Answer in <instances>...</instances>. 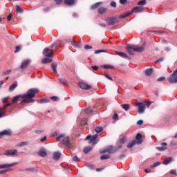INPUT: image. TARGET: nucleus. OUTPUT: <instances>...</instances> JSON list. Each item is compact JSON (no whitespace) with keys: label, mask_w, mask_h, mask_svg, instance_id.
Segmentation results:
<instances>
[{"label":"nucleus","mask_w":177,"mask_h":177,"mask_svg":"<svg viewBox=\"0 0 177 177\" xmlns=\"http://www.w3.org/2000/svg\"><path fill=\"white\" fill-rule=\"evenodd\" d=\"M28 64H30V60L26 59L21 63L20 68H21V70H23V69L27 68V66H28Z\"/></svg>","instance_id":"a211bd4d"},{"label":"nucleus","mask_w":177,"mask_h":177,"mask_svg":"<svg viewBox=\"0 0 177 177\" xmlns=\"http://www.w3.org/2000/svg\"><path fill=\"white\" fill-rule=\"evenodd\" d=\"M106 10H107V8H105L104 7H101L98 9V13H100V15H103V13H104Z\"/></svg>","instance_id":"7c9ffc66"},{"label":"nucleus","mask_w":177,"mask_h":177,"mask_svg":"<svg viewBox=\"0 0 177 177\" xmlns=\"http://www.w3.org/2000/svg\"><path fill=\"white\" fill-rule=\"evenodd\" d=\"M117 21V18H109L106 19L108 26H113Z\"/></svg>","instance_id":"dca6fc26"},{"label":"nucleus","mask_w":177,"mask_h":177,"mask_svg":"<svg viewBox=\"0 0 177 177\" xmlns=\"http://www.w3.org/2000/svg\"><path fill=\"white\" fill-rule=\"evenodd\" d=\"M43 55L46 57H52L53 56V50L49 48H46L43 50Z\"/></svg>","instance_id":"0eeeda50"},{"label":"nucleus","mask_w":177,"mask_h":177,"mask_svg":"<svg viewBox=\"0 0 177 177\" xmlns=\"http://www.w3.org/2000/svg\"><path fill=\"white\" fill-rule=\"evenodd\" d=\"M62 156V154L59 151L54 152L53 158L55 161H57L59 160L60 157Z\"/></svg>","instance_id":"f3484780"},{"label":"nucleus","mask_w":177,"mask_h":177,"mask_svg":"<svg viewBox=\"0 0 177 177\" xmlns=\"http://www.w3.org/2000/svg\"><path fill=\"white\" fill-rule=\"evenodd\" d=\"M58 44H62V40H57L55 43L51 45V49H56L57 48Z\"/></svg>","instance_id":"bb28decb"},{"label":"nucleus","mask_w":177,"mask_h":177,"mask_svg":"<svg viewBox=\"0 0 177 177\" xmlns=\"http://www.w3.org/2000/svg\"><path fill=\"white\" fill-rule=\"evenodd\" d=\"M102 67L104 68H113V66H110V65H104V66H102Z\"/></svg>","instance_id":"13d9d810"},{"label":"nucleus","mask_w":177,"mask_h":177,"mask_svg":"<svg viewBox=\"0 0 177 177\" xmlns=\"http://www.w3.org/2000/svg\"><path fill=\"white\" fill-rule=\"evenodd\" d=\"M109 158H110V155L109 154H105V155H102L100 157L101 160H109Z\"/></svg>","instance_id":"e433bc0d"},{"label":"nucleus","mask_w":177,"mask_h":177,"mask_svg":"<svg viewBox=\"0 0 177 177\" xmlns=\"http://www.w3.org/2000/svg\"><path fill=\"white\" fill-rule=\"evenodd\" d=\"M99 136L97 134H95L93 136L91 137V136H88L85 140H89L88 143H93V145H96L97 142H96V139H97V137Z\"/></svg>","instance_id":"423d86ee"},{"label":"nucleus","mask_w":177,"mask_h":177,"mask_svg":"<svg viewBox=\"0 0 177 177\" xmlns=\"http://www.w3.org/2000/svg\"><path fill=\"white\" fill-rule=\"evenodd\" d=\"M15 12L17 13H23V8H21V7H20V6H16Z\"/></svg>","instance_id":"2f4dec72"},{"label":"nucleus","mask_w":177,"mask_h":177,"mask_svg":"<svg viewBox=\"0 0 177 177\" xmlns=\"http://www.w3.org/2000/svg\"><path fill=\"white\" fill-rule=\"evenodd\" d=\"M111 6H112V8H116L117 6V3H115V1H112L111 3Z\"/></svg>","instance_id":"864d4df0"},{"label":"nucleus","mask_w":177,"mask_h":177,"mask_svg":"<svg viewBox=\"0 0 177 177\" xmlns=\"http://www.w3.org/2000/svg\"><path fill=\"white\" fill-rule=\"evenodd\" d=\"M73 161H80V158H78V156H75L73 158Z\"/></svg>","instance_id":"bf43d9fd"},{"label":"nucleus","mask_w":177,"mask_h":177,"mask_svg":"<svg viewBox=\"0 0 177 177\" xmlns=\"http://www.w3.org/2000/svg\"><path fill=\"white\" fill-rule=\"evenodd\" d=\"M28 145H30V142L28 141L21 142L17 144L16 147H23L24 146H28Z\"/></svg>","instance_id":"412c9836"},{"label":"nucleus","mask_w":177,"mask_h":177,"mask_svg":"<svg viewBox=\"0 0 177 177\" xmlns=\"http://www.w3.org/2000/svg\"><path fill=\"white\" fill-rule=\"evenodd\" d=\"M116 55H118V56H120V57H123V59H129V57L125 53L117 51Z\"/></svg>","instance_id":"6ab92c4d"},{"label":"nucleus","mask_w":177,"mask_h":177,"mask_svg":"<svg viewBox=\"0 0 177 177\" xmlns=\"http://www.w3.org/2000/svg\"><path fill=\"white\" fill-rule=\"evenodd\" d=\"M39 92L38 88H30L29 89L26 94L18 95L12 100V103H17L19 99L21 98V103H34L33 97H35V95Z\"/></svg>","instance_id":"f257e3e1"},{"label":"nucleus","mask_w":177,"mask_h":177,"mask_svg":"<svg viewBox=\"0 0 177 177\" xmlns=\"http://www.w3.org/2000/svg\"><path fill=\"white\" fill-rule=\"evenodd\" d=\"M43 10L44 13H48V12H50V7H46Z\"/></svg>","instance_id":"de8ad7c7"},{"label":"nucleus","mask_w":177,"mask_h":177,"mask_svg":"<svg viewBox=\"0 0 177 177\" xmlns=\"http://www.w3.org/2000/svg\"><path fill=\"white\" fill-rule=\"evenodd\" d=\"M15 165H17V162L1 165H0V169H5V168H11V167H15Z\"/></svg>","instance_id":"4468645a"},{"label":"nucleus","mask_w":177,"mask_h":177,"mask_svg":"<svg viewBox=\"0 0 177 177\" xmlns=\"http://www.w3.org/2000/svg\"><path fill=\"white\" fill-rule=\"evenodd\" d=\"M104 77H106V78H107V79L109 80L110 81H113V78H112L111 77H110V76L109 75V74L104 73Z\"/></svg>","instance_id":"8fccbe9b"},{"label":"nucleus","mask_w":177,"mask_h":177,"mask_svg":"<svg viewBox=\"0 0 177 177\" xmlns=\"http://www.w3.org/2000/svg\"><path fill=\"white\" fill-rule=\"evenodd\" d=\"M151 74H153V68H149L145 70V75H147V77H150Z\"/></svg>","instance_id":"5701e85b"},{"label":"nucleus","mask_w":177,"mask_h":177,"mask_svg":"<svg viewBox=\"0 0 177 177\" xmlns=\"http://www.w3.org/2000/svg\"><path fill=\"white\" fill-rule=\"evenodd\" d=\"M130 15H132V12H127L125 14H123L122 15H120V19H125V17H128V16H129Z\"/></svg>","instance_id":"58836bf2"},{"label":"nucleus","mask_w":177,"mask_h":177,"mask_svg":"<svg viewBox=\"0 0 177 177\" xmlns=\"http://www.w3.org/2000/svg\"><path fill=\"white\" fill-rule=\"evenodd\" d=\"M146 3H147L146 0H141V1H138V5L139 6H145V5H146Z\"/></svg>","instance_id":"c9c22d12"},{"label":"nucleus","mask_w":177,"mask_h":177,"mask_svg":"<svg viewBox=\"0 0 177 177\" xmlns=\"http://www.w3.org/2000/svg\"><path fill=\"white\" fill-rule=\"evenodd\" d=\"M95 131L97 133H100V132H102V131H103V127H95Z\"/></svg>","instance_id":"f704fd0d"},{"label":"nucleus","mask_w":177,"mask_h":177,"mask_svg":"<svg viewBox=\"0 0 177 177\" xmlns=\"http://www.w3.org/2000/svg\"><path fill=\"white\" fill-rule=\"evenodd\" d=\"M143 124V120H140L137 122V125H142Z\"/></svg>","instance_id":"680f3d73"},{"label":"nucleus","mask_w":177,"mask_h":177,"mask_svg":"<svg viewBox=\"0 0 177 177\" xmlns=\"http://www.w3.org/2000/svg\"><path fill=\"white\" fill-rule=\"evenodd\" d=\"M170 174H171V175H176V170H171L170 171Z\"/></svg>","instance_id":"69168bd1"},{"label":"nucleus","mask_w":177,"mask_h":177,"mask_svg":"<svg viewBox=\"0 0 177 177\" xmlns=\"http://www.w3.org/2000/svg\"><path fill=\"white\" fill-rule=\"evenodd\" d=\"M168 81L170 84L177 83V69L174 71L173 74L169 77H168Z\"/></svg>","instance_id":"39448f33"},{"label":"nucleus","mask_w":177,"mask_h":177,"mask_svg":"<svg viewBox=\"0 0 177 177\" xmlns=\"http://www.w3.org/2000/svg\"><path fill=\"white\" fill-rule=\"evenodd\" d=\"M17 149H8L6 150L5 153H3V156H15L17 155Z\"/></svg>","instance_id":"6e6552de"},{"label":"nucleus","mask_w":177,"mask_h":177,"mask_svg":"<svg viewBox=\"0 0 177 177\" xmlns=\"http://www.w3.org/2000/svg\"><path fill=\"white\" fill-rule=\"evenodd\" d=\"M92 109L91 108H87L86 110H85V113L86 114H91L92 113Z\"/></svg>","instance_id":"49530a36"},{"label":"nucleus","mask_w":177,"mask_h":177,"mask_svg":"<svg viewBox=\"0 0 177 177\" xmlns=\"http://www.w3.org/2000/svg\"><path fill=\"white\" fill-rule=\"evenodd\" d=\"M10 106V103H8L3 106V110H6L7 107H9Z\"/></svg>","instance_id":"6e6d98bb"},{"label":"nucleus","mask_w":177,"mask_h":177,"mask_svg":"<svg viewBox=\"0 0 177 177\" xmlns=\"http://www.w3.org/2000/svg\"><path fill=\"white\" fill-rule=\"evenodd\" d=\"M143 7L142 6H136L133 8L131 10V13H140L143 12Z\"/></svg>","instance_id":"f8f14e48"},{"label":"nucleus","mask_w":177,"mask_h":177,"mask_svg":"<svg viewBox=\"0 0 177 177\" xmlns=\"http://www.w3.org/2000/svg\"><path fill=\"white\" fill-rule=\"evenodd\" d=\"M171 161H172V158L168 157L165 159V160L163 161V164L164 165H168V164H169V162H171Z\"/></svg>","instance_id":"a878e982"},{"label":"nucleus","mask_w":177,"mask_h":177,"mask_svg":"<svg viewBox=\"0 0 177 177\" xmlns=\"http://www.w3.org/2000/svg\"><path fill=\"white\" fill-rule=\"evenodd\" d=\"M12 131L10 130H4L0 132V139L3 136H11Z\"/></svg>","instance_id":"9b49d317"},{"label":"nucleus","mask_w":177,"mask_h":177,"mask_svg":"<svg viewBox=\"0 0 177 177\" xmlns=\"http://www.w3.org/2000/svg\"><path fill=\"white\" fill-rule=\"evenodd\" d=\"M62 2H63V0H55V3H57V5H60Z\"/></svg>","instance_id":"0e129e2a"},{"label":"nucleus","mask_w":177,"mask_h":177,"mask_svg":"<svg viewBox=\"0 0 177 177\" xmlns=\"http://www.w3.org/2000/svg\"><path fill=\"white\" fill-rule=\"evenodd\" d=\"M57 142H63L64 145L68 148V149H73V146L71 144H70V137L66 136V134H60L57 138Z\"/></svg>","instance_id":"7ed1b4c3"},{"label":"nucleus","mask_w":177,"mask_h":177,"mask_svg":"<svg viewBox=\"0 0 177 177\" xmlns=\"http://www.w3.org/2000/svg\"><path fill=\"white\" fill-rule=\"evenodd\" d=\"M150 104V102H138L136 104L137 107H138V113L139 114H143V113H145V110H146V107H149Z\"/></svg>","instance_id":"20e7f679"},{"label":"nucleus","mask_w":177,"mask_h":177,"mask_svg":"<svg viewBox=\"0 0 177 177\" xmlns=\"http://www.w3.org/2000/svg\"><path fill=\"white\" fill-rule=\"evenodd\" d=\"M3 115H5V111H3L1 107H0V118H2Z\"/></svg>","instance_id":"a19ab883"},{"label":"nucleus","mask_w":177,"mask_h":177,"mask_svg":"<svg viewBox=\"0 0 177 177\" xmlns=\"http://www.w3.org/2000/svg\"><path fill=\"white\" fill-rule=\"evenodd\" d=\"M134 141L137 142V145H142V143H143V140H142V134L138 133Z\"/></svg>","instance_id":"2eb2a0df"},{"label":"nucleus","mask_w":177,"mask_h":177,"mask_svg":"<svg viewBox=\"0 0 177 177\" xmlns=\"http://www.w3.org/2000/svg\"><path fill=\"white\" fill-rule=\"evenodd\" d=\"M46 151H39L38 152V155L40 156V157H45L46 156Z\"/></svg>","instance_id":"72a5a7b5"},{"label":"nucleus","mask_w":177,"mask_h":177,"mask_svg":"<svg viewBox=\"0 0 177 177\" xmlns=\"http://www.w3.org/2000/svg\"><path fill=\"white\" fill-rule=\"evenodd\" d=\"M135 145H138L136 141L133 140L132 142H129V145H127L128 149H131V147H133Z\"/></svg>","instance_id":"c85d7f7f"},{"label":"nucleus","mask_w":177,"mask_h":177,"mask_svg":"<svg viewBox=\"0 0 177 177\" xmlns=\"http://www.w3.org/2000/svg\"><path fill=\"white\" fill-rule=\"evenodd\" d=\"M16 88H17V84H12L9 88L10 92H12V91H15V89H16Z\"/></svg>","instance_id":"473e14b6"},{"label":"nucleus","mask_w":177,"mask_h":177,"mask_svg":"<svg viewBox=\"0 0 177 177\" xmlns=\"http://www.w3.org/2000/svg\"><path fill=\"white\" fill-rule=\"evenodd\" d=\"M145 47H146V42H144L142 46L140 47H137L133 44H129L127 45V50L128 51L129 55H133V51L138 52V53L144 52Z\"/></svg>","instance_id":"f03ea898"},{"label":"nucleus","mask_w":177,"mask_h":177,"mask_svg":"<svg viewBox=\"0 0 177 177\" xmlns=\"http://www.w3.org/2000/svg\"><path fill=\"white\" fill-rule=\"evenodd\" d=\"M165 80V77L162 76L157 79V81H164Z\"/></svg>","instance_id":"e2e57ef3"},{"label":"nucleus","mask_w":177,"mask_h":177,"mask_svg":"<svg viewBox=\"0 0 177 177\" xmlns=\"http://www.w3.org/2000/svg\"><path fill=\"white\" fill-rule=\"evenodd\" d=\"M78 86L81 88V89H84L86 91H88V89H91L92 88V86L85 83V82H79Z\"/></svg>","instance_id":"1a4fd4ad"},{"label":"nucleus","mask_w":177,"mask_h":177,"mask_svg":"<svg viewBox=\"0 0 177 177\" xmlns=\"http://www.w3.org/2000/svg\"><path fill=\"white\" fill-rule=\"evenodd\" d=\"M121 107L123 108L125 110V111H128L131 106L128 104H124L121 105Z\"/></svg>","instance_id":"c756f323"},{"label":"nucleus","mask_w":177,"mask_h":177,"mask_svg":"<svg viewBox=\"0 0 177 177\" xmlns=\"http://www.w3.org/2000/svg\"><path fill=\"white\" fill-rule=\"evenodd\" d=\"M8 171H10V169H8L6 170H1V171H0V174L3 175L4 174H6V172H8Z\"/></svg>","instance_id":"09e8293b"},{"label":"nucleus","mask_w":177,"mask_h":177,"mask_svg":"<svg viewBox=\"0 0 177 177\" xmlns=\"http://www.w3.org/2000/svg\"><path fill=\"white\" fill-rule=\"evenodd\" d=\"M51 100H53V102H59V97L56 96L50 97Z\"/></svg>","instance_id":"a18cd8bd"},{"label":"nucleus","mask_w":177,"mask_h":177,"mask_svg":"<svg viewBox=\"0 0 177 177\" xmlns=\"http://www.w3.org/2000/svg\"><path fill=\"white\" fill-rule=\"evenodd\" d=\"M88 122V119L87 118H84L81 121V125H86V123Z\"/></svg>","instance_id":"79ce46f5"},{"label":"nucleus","mask_w":177,"mask_h":177,"mask_svg":"<svg viewBox=\"0 0 177 177\" xmlns=\"http://www.w3.org/2000/svg\"><path fill=\"white\" fill-rule=\"evenodd\" d=\"M101 5H103V2H102V1L97 2L95 4H93V6H91V10H95V9H97V8H99V6H101Z\"/></svg>","instance_id":"aec40b11"},{"label":"nucleus","mask_w":177,"mask_h":177,"mask_svg":"<svg viewBox=\"0 0 177 177\" xmlns=\"http://www.w3.org/2000/svg\"><path fill=\"white\" fill-rule=\"evenodd\" d=\"M93 150V148L92 147H86L84 149V153H85V154H88V153L92 151Z\"/></svg>","instance_id":"393cba45"},{"label":"nucleus","mask_w":177,"mask_h":177,"mask_svg":"<svg viewBox=\"0 0 177 177\" xmlns=\"http://www.w3.org/2000/svg\"><path fill=\"white\" fill-rule=\"evenodd\" d=\"M160 145L161 147H156L157 150H158V151H165V150H167V146H168V144L167 142H162Z\"/></svg>","instance_id":"ddd939ff"},{"label":"nucleus","mask_w":177,"mask_h":177,"mask_svg":"<svg viewBox=\"0 0 177 177\" xmlns=\"http://www.w3.org/2000/svg\"><path fill=\"white\" fill-rule=\"evenodd\" d=\"M38 103H39V104H44V103H49V99H41L40 100L38 101Z\"/></svg>","instance_id":"cd10ccee"},{"label":"nucleus","mask_w":177,"mask_h":177,"mask_svg":"<svg viewBox=\"0 0 177 177\" xmlns=\"http://www.w3.org/2000/svg\"><path fill=\"white\" fill-rule=\"evenodd\" d=\"M101 154H104V153H109V154H112V153H114V151L113 150L112 146H109L104 149H102L100 151Z\"/></svg>","instance_id":"9d476101"},{"label":"nucleus","mask_w":177,"mask_h":177,"mask_svg":"<svg viewBox=\"0 0 177 177\" xmlns=\"http://www.w3.org/2000/svg\"><path fill=\"white\" fill-rule=\"evenodd\" d=\"M84 49H86V50L92 49V46L86 45V46H84Z\"/></svg>","instance_id":"052dcab7"},{"label":"nucleus","mask_w":177,"mask_h":177,"mask_svg":"<svg viewBox=\"0 0 177 177\" xmlns=\"http://www.w3.org/2000/svg\"><path fill=\"white\" fill-rule=\"evenodd\" d=\"M127 1L128 0H120V3H121V5H125Z\"/></svg>","instance_id":"4d7b16f0"},{"label":"nucleus","mask_w":177,"mask_h":177,"mask_svg":"<svg viewBox=\"0 0 177 177\" xmlns=\"http://www.w3.org/2000/svg\"><path fill=\"white\" fill-rule=\"evenodd\" d=\"M43 64H46V63H52V58L50 57H47V58H44L41 61Z\"/></svg>","instance_id":"4be33fe9"},{"label":"nucleus","mask_w":177,"mask_h":177,"mask_svg":"<svg viewBox=\"0 0 177 177\" xmlns=\"http://www.w3.org/2000/svg\"><path fill=\"white\" fill-rule=\"evenodd\" d=\"M99 26H100V27H102V28H106V25L103 23H99Z\"/></svg>","instance_id":"338daca9"},{"label":"nucleus","mask_w":177,"mask_h":177,"mask_svg":"<svg viewBox=\"0 0 177 177\" xmlns=\"http://www.w3.org/2000/svg\"><path fill=\"white\" fill-rule=\"evenodd\" d=\"M120 142L122 144L125 143V142H127V137H122V138H120Z\"/></svg>","instance_id":"c03bdc74"},{"label":"nucleus","mask_w":177,"mask_h":177,"mask_svg":"<svg viewBox=\"0 0 177 177\" xmlns=\"http://www.w3.org/2000/svg\"><path fill=\"white\" fill-rule=\"evenodd\" d=\"M102 52H104V50H97L95 51V54L97 55L99 53H102Z\"/></svg>","instance_id":"5fc2aeb1"},{"label":"nucleus","mask_w":177,"mask_h":177,"mask_svg":"<svg viewBox=\"0 0 177 177\" xmlns=\"http://www.w3.org/2000/svg\"><path fill=\"white\" fill-rule=\"evenodd\" d=\"M158 165H161L160 162H156L152 165H151V168H156V167H158Z\"/></svg>","instance_id":"ea45409f"},{"label":"nucleus","mask_w":177,"mask_h":177,"mask_svg":"<svg viewBox=\"0 0 177 177\" xmlns=\"http://www.w3.org/2000/svg\"><path fill=\"white\" fill-rule=\"evenodd\" d=\"M59 82H61V84H64V85H66V84H67V80H66L64 78H59Z\"/></svg>","instance_id":"37998d69"},{"label":"nucleus","mask_w":177,"mask_h":177,"mask_svg":"<svg viewBox=\"0 0 177 177\" xmlns=\"http://www.w3.org/2000/svg\"><path fill=\"white\" fill-rule=\"evenodd\" d=\"M75 1L74 0H65L64 3L65 5H68V6H73Z\"/></svg>","instance_id":"b1692460"},{"label":"nucleus","mask_w":177,"mask_h":177,"mask_svg":"<svg viewBox=\"0 0 177 177\" xmlns=\"http://www.w3.org/2000/svg\"><path fill=\"white\" fill-rule=\"evenodd\" d=\"M11 71V70H7L6 71L3 72V75H8V74H10Z\"/></svg>","instance_id":"603ef678"},{"label":"nucleus","mask_w":177,"mask_h":177,"mask_svg":"<svg viewBox=\"0 0 177 177\" xmlns=\"http://www.w3.org/2000/svg\"><path fill=\"white\" fill-rule=\"evenodd\" d=\"M46 139H47L46 136H44V138H41L40 141L41 142H46Z\"/></svg>","instance_id":"774afa93"},{"label":"nucleus","mask_w":177,"mask_h":177,"mask_svg":"<svg viewBox=\"0 0 177 177\" xmlns=\"http://www.w3.org/2000/svg\"><path fill=\"white\" fill-rule=\"evenodd\" d=\"M21 50V46H16L15 53H17V52H20Z\"/></svg>","instance_id":"3c124183"},{"label":"nucleus","mask_w":177,"mask_h":177,"mask_svg":"<svg viewBox=\"0 0 177 177\" xmlns=\"http://www.w3.org/2000/svg\"><path fill=\"white\" fill-rule=\"evenodd\" d=\"M51 67L54 71V73H57V64H52Z\"/></svg>","instance_id":"4c0bfd02"}]
</instances>
